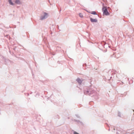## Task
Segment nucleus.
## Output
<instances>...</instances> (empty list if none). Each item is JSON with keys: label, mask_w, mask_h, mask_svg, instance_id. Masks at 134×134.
<instances>
[{"label": "nucleus", "mask_w": 134, "mask_h": 134, "mask_svg": "<svg viewBox=\"0 0 134 134\" xmlns=\"http://www.w3.org/2000/svg\"><path fill=\"white\" fill-rule=\"evenodd\" d=\"M103 14L106 15H109V14L108 12L107 9L105 7L103 8Z\"/></svg>", "instance_id": "f257e3e1"}, {"label": "nucleus", "mask_w": 134, "mask_h": 134, "mask_svg": "<svg viewBox=\"0 0 134 134\" xmlns=\"http://www.w3.org/2000/svg\"><path fill=\"white\" fill-rule=\"evenodd\" d=\"M47 13H44V15L43 17L42 16L41 17V19L42 20L47 17Z\"/></svg>", "instance_id": "f03ea898"}, {"label": "nucleus", "mask_w": 134, "mask_h": 134, "mask_svg": "<svg viewBox=\"0 0 134 134\" xmlns=\"http://www.w3.org/2000/svg\"><path fill=\"white\" fill-rule=\"evenodd\" d=\"M90 20L91 22H97V20L96 19H93L92 18H90Z\"/></svg>", "instance_id": "7ed1b4c3"}, {"label": "nucleus", "mask_w": 134, "mask_h": 134, "mask_svg": "<svg viewBox=\"0 0 134 134\" xmlns=\"http://www.w3.org/2000/svg\"><path fill=\"white\" fill-rule=\"evenodd\" d=\"M79 83V84H81L82 83V81H83V80H81L79 78H78L76 80Z\"/></svg>", "instance_id": "20e7f679"}, {"label": "nucleus", "mask_w": 134, "mask_h": 134, "mask_svg": "<svg viewBox=\"0 0 134 134\" xmlns=\"http://www.w3.org/2000/svg\"><path fill=\"white\" fill-rule=\"evenodd\" d=\"M15 3L18 4H19L20 3V2L19 1V0H16L15 1Z\"/></svg>", "instance_id": "39448f33"}, {"label": "nucleus", "mask_w": 134, "mask_h": 134, "mask_svg": "<svg viewBox=\"0 0 134 134\" xmlns=\"http://www.w3.org/2000/svg\"><path fill=\"white\" fill-rule=\"evenodd\" d=\"M9 4L11 5H13L14 4L12 2V0H9Z\"/></svg>", "instance_id": "423d86ee"}, {"label": "nucleus", "mask_w": 134, "mask_h": 134, "mask_svg": "<svg viewBox=\"0 0 134 134\" xmlns=\"http://www.w3.org/2000/svg\"><path fill=\"white\" fill-rule=\"evenodd\" d=\"M91 13L93 14H96V13L95 12H92Z\"/></svg>", "instance_id": "0eeeda50"}, {"label": "nucleus", "mask_w": 134, "mask_h": 134, "mask_svg": "<svg viewBox=\"0 0 134 134\" xmlns=\"http://www.w3.org/2000/svg\"><path fill=\"white\" fill-rule=\"evenodd\" d=\"M79 16H80V17L81 18H82L83 17V15L81 13H80L79 14Z\"/></svg>", "instance_id": "6e6552de"}, {"label": "nucleus", "mask_w": 134, "mask_h": 134, "mask_svg": "<svg viewBox=\"0 0 134 134\" xmlns=\"http://www.w3.org/2000/svg\"><path fill=\"white\" fill-rule=\"evenodd\" d=\"M74 134H79L77 132L75 131L74 132Z\"/></svg>", "instance_id": "1a4fd4ad"}]
</instances>
